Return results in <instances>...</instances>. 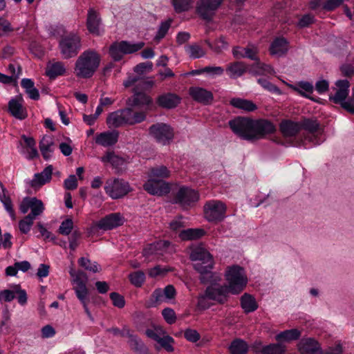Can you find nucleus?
I'll list each match as a JSON object with an SVG mask.
<instances>
[{
	"label": "nucleus",
	"instance_id": "f257e3e1",
	"mask_svg": "<svg viewBox=\"0 0 354 354\" xmlns=\"http://www.w3.org/2000/svg\"><path fill=\"white\" fill-rule=\"evenodd\" d=\"M189 259L194 261V269L200 274L199 280L202 284L214 283L217 279L212 272L214 268V260L212 255L202 244L192 248Z\"/></svg>",
	"mask_w": 354,
	"mask_h": 354
},
{
	"label": "nucleus",
	"instance_id": "f03ea898",
	"mask_svg": "<svg viewBox=\"0 0 354 354\" xmlns=\"http://www.w3.org/2000/svg\"><path fill=\"white\" fill-rule=\"evenodd\" d=\"M170 176V171L165 165L151 167L148 173V179L143 185V189L152 196H162L169 194L171 187L165 180Z\"/></svg>",
	"mask_w": 354,
	"mask_h": 354
},
{
	"label": "nucleus",
	"instance_id": "7ed1b4c3",
	"mask_svg": "<svg viewBox=\"0 0 354 354\" xmlns=\"http://www.w3.org/2000/svg\"><path fill=\"white\" fill-rule=\"evenodd\" d=\"M225 280L228 284L218 286V293L223 295L228 300L230 293L232 295L240 294L248 283L243 268L239 265H233L227 268L225 273Z\"/></svg>",
	"mask_w": 354,
	"mask_h": 354
},
{
	"label": "nucleus",
	"instance_id": "20e7f679",
	"mask_svg": "<svg viewBox=\"0 0 354 354\" xmlns=\"http://www.w3.org/2000/svg\"><path fill=\"white\" fill-rule=\"evenodd\" d=\"M100 56L95 50H86L75 62V71L77 77L88 79L91 77L100 64Z\"/></svg>",
	"mask_w": 354,
	"mask_h": 354
},
{
	"label": "nucleus",
	"instance_id": "39448f33",
	"mask_svg": "<svg viewBox=\"0 0 354 354\" xmlns=\"http://www.w3.org/2000/svg\"><path fill=\"white\" fill-rule=\"evenodd\" d=\"M58 48L63 59L75 57L82 49L81 37L75 32L62 35L59 41Z\"/></svg>",
	"mask_w": 354,
	"mask_h": 354
},
{
	"label": "nucleus",
	"instance_id": "423d86ee",
	"mask_svg": "<svg viewBox=\"0 0 354 354\" xmlns=\"http://www.w3.org/2000/svg\"><path fill=\"white\" fill-rule=\"evenodd\" d=\"M232 131L243 140L253 142V119L245 117H236L229 121Z\"/></svg>",
	"mask_w": 354,
	"mask_h": 354
},
{
	"label": "nucleus",
	"instance_id": "0eeeda50",
	"mask_svg": "<svg viewBox=\"0 0 354 354\" xmlns=\"http://www.w3.org/2000/svg\"><path fill=\"white\" fill-rule=\"evenodd\" d=\"M149 133L157 142L162 145H169L174 138L173 128L169 124L162 122H158L150 126Z\"/></svg>",
	"mask_w": 354,
	"mask_h": 354
},
{
	"label": "nucleus",
	"instance_id": "6e6552de",
	"mask_svg": "<svg viewBox=\"0 0 354 354\" xmlns=\"http://www.w3.org/2000/svg\"><path fill=\"white\" fill-rule=\"evenodd\" d=\"M227 207L221 201H209L204 205L205 219L211 223L222 221L225 218Z\"/></svg>",
	"mask_w": 354,
	"mask_h": 354
},
{
	"label": "nucleus",
	"instance_id": "1a4fd4ad",
	"mask_svg": "<svg viewBox=\"0 0 354 354\" xmlns=\"http://www.w3.org/2000/svg\"><path fill=\"white\" fill-rule=\"evenodd\" d=\"M219 290L217 287L209 286L206 288L204 293L198 295L197 298V307L200 310H207L211 307V304L207 299L216 301L219 304H224L227 301L226 298L218 293Z\"/></svg>",
	"mask_w": 354,
	"mask_h": 354
},
{
	"label": "nucleus",
	"instance_id": "9d476101",
	"mask_svg": "<svg viewBox=\"0 0 354 354\" xmlns=\"http://www.w3.org/2000/svg\"><path fill=\"white\" fill-rule=\"evenodd\" d=\"M223 1V0H198L196 3V12L202 19L211 22L215 12Z\"/></svg>",
	"mask_w": 354,
	"mask_h": 354
},
{
	"label": "nucleus",
	"instance_id": "9b49d317",
	"mask_svg": "<svg viewBox=\"0 0 354 354\" xmlns=\"http://www.w3.org/2000/svg\"><path fill=\"white\" fill-rule=\"evenodd\" d=\"M199 200V194L189 187L182 186L172 200L173 204H178L183 208L189 207Z\"/></svg>",
	"mask_w": 354,
	"mask_h": 354
},
{
	"label": "nucleus",
	"instance_id": "f8f14e48",
	"mask_svg": "<svg viewBox=\"0 0 354 354\" xmlns=\"http://www.w3.org/2000/svg\"><path fill=\"white\" fill-rule=\"evenodd\" d=\"M104 190L112 199H118L126 196L131 191V188L128 182L115 178L113 180L106 181Z\"/></svg>",
	"mask_w": 354,
	"mask_h": 354
},
{
	"label": "nucleus",
	"instance_id": "ddd939ff",
	"mask_svg": "<svg viewBox=\"0 0 354 354\" xmlns=\"http://www.w3.org/2000/svg\"><path fill=\"white\" fill-rule=\"evenodd\" d=\"M277 128L272 122L268 119H253V142L266 138L276 132Z\"/></svg>",
	"mask_w": 354,
	"mask_h": 354
},
{
	"label": "nucleus",
	"instance_id": "4468645a",
	"mask_svg": "<svg viewBox=\"0 0 354 354\" xmlns=\"http://www.w3.org/2000/svg\"><path fill=\"white\" fill-rule=\"evenodd\" d=\"M154 330L152 329H147L145 331V334L150 339L156 341L160 344V346L164 348L167 352H173L174 351V348L172 346V344L174 343V339L170 335H165L161 337L160 334L161 333H164L162 328L159 326L152 325Z\"/></svg>",
	"mask_w": 354,
	"mask_h": 354
},
{
	"label": "nucleus",
	"instance_id": "2eb2a0df",
	"mask_svg": "<svg viewBox=\"0 0 354 354\" xmlns=\"http://www.w3.org/2000/svg\"><path fill=\"white\" fill-rule=\"evenodd\" d=\"M133 95L126 100L127 106L133 108L149 109L153 105L152 97L142 91H138V88H132Z\"/></svg>",
	"mask_w": 354,
	"mask_h": 354
},
{
	"label": "nucleus",
	"instance_id": "dca6fc26",
	"mask_svg": "<svg viewBox=\"0 0 354 354\" xmlns=\"http://www.w3.org/2000/svg\"><path fill=\"white\" fill-rule=\"evenodd\" d=\"M124 217L119 212L111 213L101 218L96 224L98 229L111 230L124 224Z\"/></svg>",
	"mask_w": 354,
	"mask_h": 354
},
{
	"label": "nucleus",
	"instance_id": "f3484780",
	"mask_svg": "<svg viewBox=\"0 0 354 354\" xmlns=\"http://www.w3.org/2000/svg\"><path fill=\"white\" fill-rule=\"evenodd\" d=\"M86 26L91 34L96 36L101 35L102 20L100 12L93 8H89L88 10Z\"/></svg>",
	"mask_w": 354,
	"mask_h": 354
},
{
	"label": "nucleus",
	"instance_id": "a211bd4d",
	"mask_svg": "<svg viewBox=\"0 0 354 354\" xmlns=\"http://www.w3.org/2000/svg\"><path fill=\"white\" fill-rule=\"evenodd\" d=\"M297 349L301 354H324L319 342L314 337H303L297 344Z\"/></svg>",
	"mask_w": 354,
	"mask_h": 354
},
{
	"label": "nucleus",
	"instance_id": "6ab92c4d",
	"mask_svg": "<svg viewBox=\"0 0 354 354\" xmlns=\"http://www.w3.org/2000/svg\"><path fill=\"white\" fill-rule=\"evenodd\" d=\"M69 274L73 278V283L76 284V286L73 288L76 296L79 295V294L84 295L89 293L88 289L86 285L88 281L86 273L80 270H75L73 268H71Z\"/></svg>",
	"mask_w": 354,
	"mask_h": 354
},
{
	"label": "nucleus",
	"instance_id": "aec40b11",
	"mask_svg": "<svg viewBox=\"0 0 354 354\" xmlns=\"http://www.w3.org/2000/svg\"><path fill=\"white\" fill-rule=\"evenodd\" d=\"M23 97L18 95L8 102V112L16 119L23 120L27 118L28 114L26 108L22 105Z\"/></svg>",
	"mask_w": 354,
	"mask_h": 354
},
{
	"label": "nucleus",
	"instance_id": "412c9836",
	"mask_svg": "<svg viewBox=\"0 0 354 354\" xmlns=\"http://www.w3.org/2000/svg\"><path fill=\"white\" fill-rule=\"evenodd\" d=\"M189 94L194 101L204 105H209L214 100L213 93L202 87H190Z\"/></svg>",
	"mask_w": 354,
	"mask_h": 354
},
{
	"label": "nucleus",
	"instance_id": "4be33fe9",
	"mask_svg": "<svg viewBox=\"0 0 354 354\" xmlns=\"http://www.w3.org/2000/svg\"><path fill=\"white\" fill-rule=\"evenodd\" d=\"M156 102L161 108L173 109L181 102V97L176 93H167L159 95Z\"/></svg>",
	"mask_w": 354,
	"mask_h": 354
},
{
	"label": "nucleus",
	"instance_id": "5701e85b",
	"mask_svg": "<svg viewBox=\"0 0 354 354\" xmlns=\"http://www.w3.org/2000/svg\"><path fill=\"white\" fill-rule=\"evenodd\" d=\"M119 138V132L116 130L106 131L97 134L95 138L96 144L104 147L115 145Z\"/></svg>",
	"mask_w": 354,
	"mask_h": 354
},
{
	"label": "nucleus",
	"instance_id": "b1692460",
	"mask_svg": "<svg viewBox=\"0 0 354 354\" xmlns=\"http://www.w3.org/2000/svg\"><path fill=\"white\" fill-rule=\"evenodd\" d=\"M279 131L285 138L295 137L301 131L300 123L291 120H282L279 124Z\"/></svg>",
	"mask_w": 354,
	"mask_h": 354
},
{
	"label": "nucleus",
	"instance_id": "393cba45",
	"mask_svg": "<svg viewBox=\"0 0 354 354\" xmlns=\"http://www.w3.org/2000/svg\"><path fill=\"white\" fill-rule=\"evenodd\" d=\"M288 86L301 96L308 98L313 102H319V98H315L307 93H312L313 92L314 86L311 82L300 81L297 83V85L288 84Z\"/></svg>",
	"mask_w": 354,
	"mask_h": 354
},
{
	"label": "nucleus",
	"instance_id": "a878e982",
	"mask_svg": "<svg viewBox=\"0 0 354 354\" xmlns=\"http://www.w3.org/2000/svg\"><path fill=\"white\" fill-rule=\"evenodd\" d=\"M100 160L104 163H110L116 173L122 171L125 166V160L116 155L114 151H107L100 158Z\"/></svg>",
	"mask_w": 354,
	"mask_h": 354
},
{
	"label": "nucleus",
	"instance_id": "bb28decb",
	"mask_svg": "<svg viewBox=\"0 0 354 354\" xmlns=\"http://www.w3.org/2000/svg\"><path fill=\"white\" fill-rule=\"evenodd\" d=\"M53 171V165H48L41 172L36 173L34 175L33 179L30 182V185L32 187H41L50 182L52 178Z\"/></svg>",
	"mask_w": 354,
	"mask_h": 354
},
{
	"label": "nucleus",
	"instance_id": "cd10ccee",
	"mask_svg": "<svg viewBox=\"0 0 354 354\" xmlns=\"http://www.w3.org/2000/svg\"><path fill=\"white\" fill-rule=\"evenodd\" d=\"M289 41L283 37H276L270 44V53L272 55L281 57L288 51Z\"/></svg>",
	"mask_w": 354,
	"mask_h": 354
},
{
	"label": "nucleus",
	"instance_id": "c85d7f7f",
	"mask_svg": "<svg viewBox=\"0 0 354 354\" xmlns=\"http://www.w3.org/2000/svg\"><path fill=\"white\" fill-rule=\"evenodd\" d=\"M55 142L50 136H44L39 141V147L41 153L45 160H49L52 158L53 153L55 151Z\"/></svg>",
	"mask_w": 354,
	"mask_h": 354
},
{
	"label": "nucleus",
	"instance_id": "c756f323",
	"mask_svg": "<svg viewBox=\"0 0 354 354\" xmlns=\"http://www.w3.org/2000/svg\"><path fill=\"white\" fill-rule=\"evenodd\" d=\"M301 331L298 328H291L281 331L275 335V340L281 344L291 342L300 339Z\"/></svg>",
	"mask_w": 354,
	"mask_h": 354
},
{
	"label": "nucleus",
	"instance_id": "7c9ffc66",
	"mask_svg": "<svg viewBox=\"0 0 354 354\" xmlns=\"http://www.w3.org/2000/svg\"><path fill=\"white\" fill-rule=\"evenodd\" d=\"M230 104L234 108L243 110L246 112H253L258 109L257 104L252 101L240 97L232 98L230 101Z\"/></svg>",
	"mask_w": 354,
	"mask_h": 354
},
{
	"label": "nucleus",
	"instance_id": "2f4dec72",
	"mask_svg": "<svg viewBox=\"0 0 354 354\" xmlns=\"http://www.w3.org/2000/svg\"><path fill=\"white\" fill-rule=\"evenodd\" d=\"M202 228H187L180 232L178 236L182 241L198 240L205 234Z\"/></svg>",
	"mask_w": 354,
	"mask_h": 354
},
{
	"label": "nucleus",
	"instance_id": "473e14b6",
	"mask_svg": "<svg viewBox=\"0 0 354 354\" xmlns=\"http://www.w3.org/2000/svg\"><path fill=\"white\" fill-rule=\"evenodd\" d=\"M247 65L243 62H234L230 63L226 71L231 79H236L241 77L247 71Z\"/></svg>",
	"mask_w": 354,
	"mask_h": 354
},
{
	"label": "nucleus",
	"instance_id": "72a5a7b5",
	"mask_svg": "<svg viewBox=\"0 0 354 354\" xmlns=\"http://www.w3.org/2000/svg\"><path fill=\"white\" fill-rule=\"evenodd\" d=\"M241 307L246 314L252 313L258 308V304L254 296L244 293L240 298Z\"/></svg>",
	"mask_w": 354,
	"mask_h": 354
},
{
	"label": "nucleus",
	"instance_id": "f704fd0d",
	"mask_svg": "<svg viewBox=\"0 0 354 354\" xmlns=\"http://www.w3.org/2000/svg\"><path fill=\"white\" fill-rule=\"evenodd\" d=\"M232 55L236 59L248 58L253 61H259L257 52L250 48L235 46L232 49Z\"/></svg>",
	"mask_w": 354,
	"mask_h": 354
},
{
	"label": "nucleus",
	"instance_id": "c9c22d12",
	"mask_svg": "<svg viewBox=\"0 0 354 354\" xmlns=\"http://www.w3.org/2000/svg\"><path fill=\"white\" fill-rule=\"evenodd\" d=\"M66 73V68L62 62H56L48 64L46 69V75L50 79L55 80L58 76L63 75Z\"/></svg>",
	"mask_w": 354,
	"mask_h": 354
},
{
	"label": "nucleus",
	"instance_id": "e433bc0d",
	"mask_svg": "<svg viewBox=\"0 0 354 354\" xmlns=\"http://www.w3.org/2000/svg\"><path fill=\"white\" fill-rule=\"evenodd\" d=\"M129 338V344L131 348L139 354H150L149 348L145 343L137 335L130 334L127 332Z\"/></svg>",
	"mask_w": 354,
	"mask_h": 354
},
{
	"label": "nucleus",
	"instance_id": "4c0bfd02",
	"mask_svg": "<svg viewBox=\"0 0 354 354\" xmlns=\"http://www.w3.org/2000/svg\"><path fill=\"white\" fill-rule=\"evenodd\" d=\"M231 354H246L249 350L248 343L243 339L236 338L228 347Z\"/></svg>",
	"mask_w": 354,
	"mask_h": 354
},
{
	"label": "nucleus",
	"instance_id": "58836bf2",
	"mask_svg": "<svg viewBox=\"0 0 354 354\" xmlns=\"http://www.w3.org/2000/svg\"><path fill=\"white\" fill-rule=\"evenodd\" d=\"M299 123L301 130L304 129L310 133H315L320 129V124L315 118H304Z\"/></svg>",
	"mask_w": 354,
	"mask_h": 354
},
{
	"label": "nucleus",
	"instance_id": "ea45409f",
	"mask_svg": "<svg viewBox=\"0 0 354 354\" xmlns=\"http://www.w3.org/2000/svg\"><path fill=\"white\" fill-rule=\"evenodd\" d=\"M30 212L28 215L35 219L44 211L43 202L36 197H30Z\"/></svg>",
	"mask_w": 354,
	"mask_h": 354
},
{
	"label": "nucleus",
	"instance_id": "a19ab883",
	"mask_svg": "<svg viewBox=\"0 0 354 354\" xmlns=\"http://www.w3.org/2000/svg\"><path fill=\"white\" fill-rule=\"evenodd\" d=\"M349 92L344 91L342 89H338L334 95H329V100L336 104H339L342 109H346L348 104L346 103V100L348 96Z\"/></svg>",
	"mask_w": 354,
	"mask_h": 354
},
{
	"label": "nucleus",
	"instance_id": "79ce46f5",
	"mask_svg": "<svg viewBox=\"0 0 354 354\" xmlns=\"http://www.w3.org/2000/svg\"><path fill=\"white\" fill-rule=\"evenodd\" d=\"M286 346L277 342V343L270 344L263 347L262 354H285Z\"/></svg>",
	"mask_w": 354,
	"mask_h": 354
},
{
	"label": "nucleus",
	"instance_id": "37998d69",
	"mask_svg": "<svg viewBox=\"0 0 354 354\" xmlns=\"http://www.w3.org/2000/svg\"><path fill=\"white\" fill-rule=\"evenodd\" d=\"M120 43L121 49L123 50L122 52L124 55L134 53L142 48L145 46V43L142 41L131 44L128 41H121Z\"/></svg>",
	"mask_w": 354,
	"mask_h": 354
},
{
	"label": "nucleus",
	"instance_id": "c03bdc74",
	"mask_svg": "<svg viewBox=\"0 0 354 354\" xmlns=\"http://www.w3.org/2000/svg\"><path fill=\"white\" fill-rule=\"evenodd\" d=\"M78 264L80 266L84 268L86 270L90 271L93 273L98 272L101 270L100 266L96 261L92 262L86 257H81L78 259Z\"/></svg>",
	"mask_w": 354,
	"mask_h": 354
},
{
	"label": "nucleus",
	"instance_id": "a18cd8bd",
	"mask_svg": "<svg viewBox=\"0 0 354 354\" xmlns=\"http://www.w3.org/2000/svg\"><path fill=\"white\" fill-rule=\"evenodd\" d=\"M205 42L211 50L216 53H220L223 50H226L228 48V43L225 41L223 36H221L218 39H216L214 44L208 39L205 40Z\"/></svg>",
	"mask_w": 354,
	"mask_h": 354
},
{
	"label": "nucleus",
	"instance_id": "49530a36",
	"mask_svg": "<svg viewBox=\"0 0 354 354\" xmlns=\"http://www.w3.org/2000/svg\"><path fill=\"white\" fill-rule=\"evenodd\" d=\"M185 52L191 59H198L205 55V52L197 44H192L185 46Z\"/></svg>",
	"mask_w": 354,
	"mask_h": 354
},
{
	"label": "nucleus",
	"instance_id": "de8ad7c7",
	"mask_svg": "<svg viewBox=\"0 0 354 354\" xmlns=\"http://www.w3.org/2000/svg\"><path fill=\"white\" fill-rule=\"evenodd\" d=\"M121 49L120 41L113 42L109 48V54L113 62L120 61L124 55Z\"/></svg>",
	"mask_w": 354,
	"mask_h": 354
},
{
	"label": "nucleus",
	"instance_id": "09e8293b",
	"mask_svg": "<svg viewBox=\"0 0 354 354\" xmlns=\"http://www.w3.org/2000/svg\"><path fill=\"white\" fill-rule=\"evenodd\" d=\"M106 123L109 127L112 126L115 128L125 124L120 110L109 113L106 118Z\"/></svg>",
	"mask_w": 354,
	"mask_h": 354
},
{
	"label": "nucleus",
	"instance_id": "8fccbe9b",
	"mask_svg": "<svg viewBox=\"0 0 354 354\" xmlns=\"http://www.w3.org/2000/svg\"><path fill=\"white\" fill-rule=\"evenodd\" d=\"M129 279L132 285L140 288L145 281L146 276L143 271L138 270L129 274Z\"/></svg>",
	"mask_w": 354,
	"mask_h": 354
},
{
	"label": "nucleus",
	"instance_id": "3c124183",
	"mask_svg": "<svg viewBox=\"0 0 354 354\" xmlns=\"http://www.w3.org/2000/svg\"><path fill=\"white\" fill-rule=\"evenodd\" d=\"M173 21V19L171 18H169L165 21H162L160 24V26L158 28L156 35H155L154 39L156 41H160L162 39H163L165 35H167L171 23Z\"/></svg>",
	"mask_w": 354,
	"mask_h": 354
},
{
	"label": "nucleus",
	"instance_id": "603ef678",
	"mask_svg": "<svg viewBox=\"0 0 354 354\" xmlns=\"http://www.w3.org/2000/svg\"><path fill=\"white\" fill-rule=\"evenodd\" d=\"M0 201L3 204L5 209L9 214L10 216L12 219H15V213L10 197L9 196H6V193H0Z\"/></svg>",
	"mask_w": 354,
	"mask_h": 354
},
{
	"label": "nucleus",
	"instance_id": "864d4df0",
	"mask_svg": "<svg viewBox=\"0 0 354 354\" xmlns=\"http://www.w3.org/2000/svg\"><path fill=\"white\" fill-rule=\"evenodd\" d=\"M192 3V0H172V5L177 13L188 11Z\"/></svg>",
	"mask_w": 354,
	"mask_h": 354
},
{
	"label": "nucleus",
	"instance_id": "5fc2aeb1",
	"mask_svg": "<svg viewBox=\"0 0 354 354\" xmlns=\"http://www.w3.org/2000/svg\"><path fill=\"white\" fill-rule=\"evenodd\" d=\"M35 218L30 216H26L23 219L19 221V228L22 234H26L29 232L33 224Z\"/></svg>",
	"mask_w": 354,
	"mask_h": 354
},
{
	"label": "nucleus",
	"instance_id": "6e6d98bb",
	"mask_svg": "<svg viewBox=\"0 0 354 354\" xmlns=\"http://www.w3.org/2000/svg\"><path fill=\"white\" fill-rule=\"evenodd\" d=\"M73 229V221L72 218H68L64 220L58 229V232L60 234L68 236L71 234Z\"/></svg>",
	"mask_w": 354,
	"mask_h": 354
},
{
	"label": "nucleus",
	"instance_id": "4d7b16f0",
	"mask_svg": "<svg viewBox=\"0 0 354 354\" xmlns=\"http://www.w3.org/2000/svg\"><path fill=\"white\" fill-rule=\"evenodd\" d=\"M76 297L79 299L80 303L82 304V306L84 308V312L86 314V315L88 316V319L92 322H94V318H93V315H91V313L89 310L88 307V303L89 301V293L88 294H84V295H82V294L80 295L79 294V295H77Z\"/></svg>",
	"mask_w": 354,
	"mask_h": 354
},
{
	"label": "nucleus",
	"instance_id": "13d9d810",
	"mask_svg": "<svg viewBox=\"0 0 354 354\" xmlns=\"http://www.w3.org/2000/svg\"><path fill=\"white\" fill-rule=\"evenodd\" d=\"M315 21V17L311 14L303 15L297 21V26L299 28H305L309 27Z\"/></svg>",
	"mask_w": 354,
	"mask_h": 354
},
{
	"label": "nucleus",
	"instance_id": "bf43d9fd",
	"mask_svg": "<svg viewBox=\"0 0 354 354\" xmlns=\"http://www.w3.org/2000/svg\"><path fill=\"white\" fill-rule=\"evenodd\" d=\"M13 30L10 22L3 17H0V37L8 35Z\"/></svg>",
	"mask_w": 354,
	"mask_h": 354
},
{
	"label": "nucleus",
	"instance_id": "052dcab7",
	"mask_svg": "<svg viewBox=\"0 0 354 354\" xmlns=\"http://www.w3.org/2000/svg\"><path fill=\"white\" fill-rule=\"evenodd\" d=\"M162 315L168 324H173L176 321V315L175 311L171 308H165L162 310Z\"/></svg>",
	"mask_w": 354,
	"mask_h": 354
},
{
	"label": "nucleus",
	"instance_id": "680f3d73",
	"mask_svg": "<svg viewBox=\"0 0 354 354\" xmlns=\"http://www.w3.org/2000/svg\"><path fill=\"white\" fill-rule=\"evenodd\" d=\"M113 305L118 308H122L125 306L124 297L116 292H113L109 295Z\"/></svg>",
	"mask_w": 354,
	"mask_h": 354
},
{
	"label": "nucleus",
	"instance_id": "e2e57ef3",
	"mask_svg": "<svg viewBox=\"0 0 354 354\" xmlns=\"http://www.w3.org/2000/svg\"><path fill=\"white\" fill-rule=\"evenodd\" d=\"M153 63L151 62H142L137 64L133 68V71L138 75H143L145 72H149L152 71Z\"/></svg>",
	"mask_w": 354,
	"mask_h": 354
},
{
	"label": "nucleus",
	"instance_id": "0e129e2a",
	"mask_svg": "<svg viewBox=\"0 0 354 354\" xmlns=\"http://www.w3.org/2000/svg\"><path fill=\"white\" fill-rule=\"evenodd\" d=\"M184 337L187 341L195 343L200 339L201 335L195 329L187 328L184 331Z\"/></svg>",
	"mask_w": 354,
	"mask_h": 354
},
{
	"label": "nucleus",
	"instance_id": "69168bd1",
	"mask_svg": "<svg viewBox=\"0 0 354 354\" xmlns=\"http://www.w3.org/2000/svg\"><path fill=\"white\" fill-rule=\"evenodd\" d=\"M204 73H206L210 77L220 76L223 72L224 69L221 66H208L203 68Z\"/></svg>",
	"mask_w": 354,
	"mask_h": 354
},
{
	"label": "nucleus",
	"instance_id": "338daca9",
	"mask_svg": "<svg viewBox=\"0 0 354 354\" xmlns=\"http://www.w3.org/2000/svg\"><path fill=\"white\" fill-rule=\"evenodd\" d=\"M339 71L342 75L346 77H351L354 75V66L351 64L344 63L340 65Z\"/></svg>",
	"mask_w": 354,
	"mask_h": 354
},
{
	"label": "nucleus",
	"instance_id": "774afa93",
	"mask_svg": "<svg viewBox=\"0 0 354 354\" xmlns=\"http://www.w3.org/2000/svg\"><path fill=\"white\" fill-rule=\"evenodd\" d=\"M77 180L74 174H71L64 182V187L66 190H73L77 187Z\"/></svg>",
	"mask_w": 354,
	"mask_h": 354
}]
</instances>
